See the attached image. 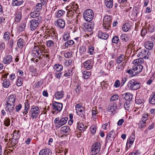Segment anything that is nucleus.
Segmentation results:
<instances>
[{
  "label": "nucleus",
  "mask_w": 155,
  "mask_h": 155,
  "mask_svg": "<svg viewBox=\"0 0 155 155\" xmlns=\"http://www.w3.org/2000/svg\"><path fill=\"white\" fill-rule=\"evenodd\" d=\"M5 110L8 116H10L12 119H13L15 115V111L14 110V104H5Z\"/></svg>",
  "instance_id": "1"
},
{
  "label": "nucleus",
  "mask_w": 155,
  "mask_h": 155,
  "mask_svg": "<svg viewBox=\"0 0 155 155\" xmlns=\"http://www.w3.org/2000/svg\"><path fill=\"white\" fill-rule=\"evenodd\" d=\"M52 113L54 114H57L61 110L63 107L62 104L55 101L52 102Z\"/></svg>",
  "instance_id": "2"
},
{
  "label": "nucleus",
  "mask_w": 155,
  "mask_h": 155,
  "mask_svg": "<svg viewBox=\"0 0 155 155\" xmlns=\"http://www.w3.org/2000/svg\"><path fill=\"white\" fill-rule=\"evenodd\" d=\"M40 113V110L37 106L33 105L31 106L29 113L32 119L37 118Z\"/></svg>",
  "instance_id": "3"
},
{
  "label": "nucleus",
  "mask_w": 155,
  "mask_h": 155,
  "mask_svg": "<svg viewBox=\"0 0 155 155\" xmlns=\"http://www.w3.org/2000/svg\"><path fill=\"white\" fill-rule=\"evenodd\" d=\"M83 16L85 20L87 22H90L93 19L94 14L93 11L91 9L85 11L83 13Z\"/></svg>",
  "instance_id": "4"
},
{
  "label": "nucleus",
  "mask_w": 155,
  "mask_h": 155,
  "mask_svg": "<svg viewBox=\"0 0 155 155\" xmlns=\"http://www.w3.org/2000/svg\"><path fill=\"white\" fill-rule=\"evenodd\" d=\"M111 17L110 15H106L103 19V27L105 29L109 30L111 23Z\"/></svg>",
  "instance_id": "5"
},
{
  "label": "nucleus",
  "mask_w": 155,
  "mask_h": 155,
  "mask_svg": "<svg viewBox=\"0 0 155 155\" xmlns=\"http://www.w3.org/2000/svg\"><path fill=\"white\" fill-rule=\"evenodd\" d=\"M141 84L135 81L134 79L131 80L129 82L128 86L133 90H137L140 87Z\"/></svg>",
  "instance_id": "6"
},
{
  "label": "nucleus",
  "mask_w": 155,
  "mask_h": 155,
  "mask_svg": "<svg viewBox=\"0 0 155 155\" xmlns=\"http://www.w3.org/2000/svg\"><path fill=\"white\" fill-rule=\"evenodd\" d=\"M100 144L99 143H96L91 147L90 153L92 155H95L98 153L100 150Z\"/></svg>",
  "instance_id": "7"
},
{
  "label": "nucleus",
  "mask_w": 155,
  "mask_h": 155,
  "mask_svg": "<svg viewBox=\"0 0 155 155\" xmlns=\"http://www.w3.org/2000/svg\"><path fill=\"white\" fill-rule=\"evenodd\" d=\"M41 50L39 47L35 46L31 52L32 56L35 58H38L41 53Z\"/></svg>",
  "instance_id": "8"
},
{
  "label": "nucleus",
  "mask_w": 155,
  "mask_h": 155,
  "mask_svg": "<svg viewBox=\"0 0 155 155\" xmlns=\"http://www.w3.org/2000/svg\"><path fill=\"white\" fill-rule=\"evenodd\" d=\"M93 64V61L91 59L88 60L83 63L84 68L87 70L91 69L92 68Z\"/></svg>",
  "instance_id": "9"
},
{
  "label": "nucleus",
  "mask_w": 155,
  "mask_h": 155,
  "mask_svg": "<svg viewBox=\"0 0 155 155\" xmlns=\"http://www.w3.org/2000/svg\"><path fill=\"white\" fill-rule=\"evenodd\" d=\"M36 19H33L30 21V28L31 31L35 30L38 27L39 24V22Z\"/></svg>",
  "instance_id": "10"
},
{
  "label": "nucleus",
  "mask_w": 155,
  "mask_h": 155,
  "mask_svg": "<svg viewBox=\"0 0 155 155\" xmlns=\"http://www.w3.org/2000/svg\"><path fill=\"white\" fill-rule=\"evenodd\" d=\"M116 62L118 64L122 63L121 64H126L127 62L126 60V56L123 54H121L117 58Z\"/></svg>",
  "instance_id": "11"
},
{
  "label": "nucleus",
  "mask_w": 155,
  "mask_h": 155,
  "mask_svg": "<svg viewBox=\"0 0 155 155\" xmlns=\"http://www.w3.org/2000/svg\"><path fill=\"white\" fill-rule=\"evenodd\" d=\"M133 70L136 75L140 73L143 69V67L142 65H134L133 66Z\"/></svg>",
  "instance_id": "12"
},
{
  "label": "nucleus",
  "mask_w": 155,
  "mask_h": 155,
  "mask_svg": "<svg viewBox=\"0 0 155 155\" xmlns=\"http://www.w3.org/2000/svg\"><path fill=\"white\" fill-rule=\"evenodd\" d=\"M13 60L12 55L8 54L5 56L3 59V62L5 64H8L12 61Z\"/></svg>",
  "instance_id": "13"
},
{
  "label": "nucleus",
  "mask_w": 155,
  "mask_h": 155,
  "mask_svg": "<svg viewBox=\"0 0 155 155\" xmlns=\"http://www.w3.org/2000/svg\"><path fill=\"white\" fill-rule=\"evenodd\" d=\"M135 139V136L134 134H132L130 136L129 139H128L126 143V147L129 148L133 144Z\"/></svg>",
  "instance_id": "14"
},
{
  "label": "nucleus",
  "mask_w": 155,
  "mask_h": 155,
  "mask_svg": "<svg viewBox=\"0 0 155 155\" xmlns=\"http://www.w3.org/2000/svg\"><path fill=\"white\" fill-rule=\"evenodd\" d=\"M55 24L56 25L61 29H63L65 25L64 21L61 18L55 21Z\"/></svg>",
  "instance_id": "15"
},
{
  "label": "nucleus",
  "mask_w": 155,
  "mask_h": 155,
  "mask_svg": "<svg viewBox=\"0 0 155 155\" xmlns=\"http://www.w3.org/2000/svg\"><path fill=\"white\" fill-rule=\"evenodd\" d=\"M30 16L33 18H37V19L39 21L41 20V17L39 16L40 15L39 12L37 11H35L31 12L30 14Z\"/></svg>",
  "instance_id": "16"
},
{
  "label": "nucleus",
  "mask_w": 155,
  "mask_h": 155,
  "mask_svg": "<svg viewBox=\"0 0 155 155\" xmlns=\"http://www.w3.org/2000/svg\"><path fill=\"white\" fill-rule=\"evenodd\" d=\"M122 96L126 101L132 102L133 96L132 94L129 93H125Z\"/></svg>",
  "instance_id": "17"
},
{
  "label": "nucleus",
  "mask_w": 155,
  "mask_h": 155,
  "mask_svg": "<svg viewBox=\"0 0 155 155\" xmlns=\"http://www.w3.org/2000/svg\"><path fill=\"white\" fill-rule=\"evenodd\" d=\"M15 21L16 22H19L21 18V13L20 11L17 10L15 14Z\"/></svg>",
  "instance_id": "18"
},
{
  "label": "nucleus",
  "mask_w": 155,
  "mask_h": 155,
  "mask_svg": "<svg viewBox=\"0 0 155 155\" xmlns=\"http://www.w3.org/2000/svg\"><path fill=\"white\" fill-rule=\"evenodd\" d=\"M55 98L58 100L63 98L64 96V92L62 89L61 91H57L55 94Z\"/></svg>",
  "instance_id": "19"
},
{
  "label": "nucleus",
  "mask_w": 155,
  "mask_h": 155,
  "mask_svg": "<svg viewBox=\"0 0 155 155\" xmlns=\"http://www.w3.org/2000/svg\"><path fill=\"white\" fill-rule=\"evenodd\" d=\"M51 151L49 149H42L39 152V155H51Z\"/></svg>",
  "instance_id": "20"
},
{
  "label": "nucleus",
  "mask_w": 155,
  "mask_h": 155,
  "mask_svg": "<svg viewBox=\"0 0 155 155\" xmlns=\"http://www.w3.org/2000/svg\"><path fill=\"white\" fill-rule=\"evenodd\" d=\"M149 103L151 104H155V91L153 92L150 95Z\"/></svg>",
  "instance_id": "21"
},
{
  "label": "nucleus",
  "mask_w": 155,
  "mask_h": 155,
  "mask_svg": "<svg viewBox=\"0 0 155 155\" xmlns=\"http://www.w3.org/2000/svg\"><path fill=\"white\" fill-rule=\"evenodd\" d=\"M70 129L68 126H64L61 129V131L65 135H68L70 131Z\"/></svg>",
  "instance_id": "22"
},
{
  "label": "nucleus",
  "mask_w": 155,
  "mask_h": 155,
  "mask_svg": "<svg viewBox=\"0 0 155 155\" xmlns=\"http://www.w3.org/2000/svg\"><path fill=\"white\" fill-rule=\"evenodd\" d=\"M76 113L78 114L81 117H82L84 118H85V111L84 109V107L83 108L76 109Z\"/></svg>",
  "instance_id": "23"
},
{
  "label": "nucleus",
  "mask_w": 155,
  "mask_h": 155,
  "mask_svg": "<svg viewBox=\"0 0 155 155\" xmlns=\"http://www.w3.org/2000/svg\"><path fill=\"white\" fill-rule=\"evenodd\" d=\"M16 96L15 95H12L8 97L7 103L9 104H14L16 99Z\"/></svg>",
  "instance_id": "24"
},
{
  "label": "nucleus",
  "mask_w": 155,
  "mask_h": 155,
  "mask_svg": "<svg viewBox=\"0 0 155 155\" xmlns=\"http://www.w3.org/2000/svg\"><path fill=\"white\" fill-rule=\"evenodd\" d=\"M24 2L22 0H12V6H19L22 4Z\"/></svg>",
  "instance_id": "25"
},
{
  "label": "nucleus",
  "mask_w": 155,
  "mask_h": 155,
  "mask_svg": "<svg viewBox=\"0 0 155 155\" xmlns=\"http://www.w3.org/2000/svg\"><path fill=\"white\" fill-rule=\"evenodd\" d=\"M141 53L143 57L145 58H148L150 55V53L149 51L144 49L142 51Z\"/></svg>",
  "instance_id": "26"
},
{
  "label": "nucleus",
  "mask_w": 155,
  "mask_h": 155,
  "mask_svg": "<svg viewBox=\"0 0 155 155\" xmlns=\"http://www.w3.org/2000/svg\"><path fill=\"white\" fill-rule=\"evenodd\" d=\"M98 37L101 39L105 40L107 39L108 37V35L106 33H103L99 31L98 35Z\"/></svg>",
  "instance_id": "27"
},
{
  "label": "nucleus",
  "mask_w": 155,
  "mask_h": 155,
  "mask_svg": "<svg viewBox=\"0 0 155 155\" xmlns=\"http://www.w3.org/2000/svg\"><path fill=\"white\" fill-rule=\"evenodd\" d=\"M68 120V118L67 117H64L62 118L59 120V127H60L62 125L65 124L67 122Z\"/></svg>",
  "instance_id": "28"
},
{
  "label": "nucleus",
  "mask_w": 155,
  "mask_h": 155,
  "mask_svg": "<svg viewBox=\"0 0 155 155\" xmlns=\"http://www.w3.org/2000/svg\"><path fill=\"white\" fill-rule=\"evenodd\" d=\"M144 60L142 58H138L135 60L133 62L134 65H142L143 63Z\"/></svg>",
  "instance_id": "29"
},
{
  "label": "nucleus",
  "mask_w": 155,
  "mask_h": 155,
  "mask_svg": "<svg viewBox=\"0 0 155 155\" xmlns=\"http://www.w3.org/2000/svg\"><path fill=\"white\" fill-rule=\"evenodd\" d=\"M105 6L108 8H111L113 5V0H105Z\"/></svg>",
  "instance_id": "30"
},
{
  "label": "nucleus",
  "mask_w": 155,
  "mask_h": 155,
  "mask_svg": "<svg viewBox=\"0 0 155 155\" xmlns=\"http://www.w3.org/2000/svg\"><path fill=\"white\" fill-rule=\"evenodd\" d=\"M120 38L124 42H127L129 41V37L126 34H122L120 36Z\"/></svg>",
  "instance_id": "31"
},
{
  "label": "nucleus",
  "mask_w": 155,
  "mask_h": 155,
  "mask_svg": "<svg viewBox=\"0 0 155 155\" xmlns=\"http://www.w3.org/2000/svg\"><path fill=\"white\" fill-rule=\"evenodd\" d=\"M117 107V105L116 103L111 104L108 107V110L111 112H113L116 109Z\"/></svg>",
  "instance_id": "32"
},
{
  "label": "nucleus",
  "mask_w": 155,
  "mask_h": 155,
  "mask_svg": "<svg viewBox=\"0 0 155 155\" xmlns=\"http://www.w3.org/2000/svg\"><path fill=\"white\" fill-rule=\"evenodd\" d=\"M54 68L56 72H60L63 70V66L62 65L57 64L54 65Z\"/></svg>",
  "instance_id": "33"
},
{
  "label": "nucleus",
  "mask_w": 155,
  "mask_h": 155,
  "mask_svg": "<svg viewBox=\"0 0 155 155\" xmlns=\"http://www.w3.org/2000/svg\"><path fill=\"white\" fill-rule=\"evenodd\" d=\"M20 130L16 131L15 130L13 132V137L15 139V140H17L20 137V134H19Z\"/></svg>",
  "instance_id": "34"
},
{
  "label": "nucleus",
  "mask_w": 155,
  "mask_h": 155,
  "mask_svg": "<svg viewBox=\"0 0 155 155\" xmlns=\"http://www.w3.org/2000/svg\"><path fill=\"white\" fill-rule=\"evenodd\" d=\"M153 44L151 42H147L145 44V48L149 50L151 49L153 47Z\"/></svg>",
  "instance_id": "35"
},
{
  "label": "nucleus",
  "mask_w": 155,
  "mask_h": 155,
  "mask_svg": "<svg viewBox=\"0 0 155 155\" xmlns=\"http://www.w3.org/2000/svg\"><path fill=\"white\" fill-rule=\"evenodd\" d=\"M114 132L113 130L110 131L107 134V138L108 140H112V139H114Z\"/></svg>",
  "instance_id": "36"
},
{
  "label": "nucleus",
  "mask_w": 155,
  "mask_h": 155,
  "mask_svg": "<svg viewBox=\"0 0 155 155\" xmlns=\"http://www.w3.org/2000/svg\"><path fill=\"white\" fill-rule=\"evenodd\" d=\"M82 74L83 78L86 79L89 78L91 74L90 72L86 71H84Z\"/></svg>",
  "instance_id": "37"
},
{
  "label": "nucleus",
  "mask_w": 155,
  "mask_h": 155,
  "mask_svg": "<svg viewBox=\"0 0 155 155\" xmlns=\"http://www.w3.org/2000/svg\"><path fill=\"white\" fill-rule=\"evenodd\" d=\"M130 25L128 23L125 24L123 26L122 29L124 31H127L130 28Z\"/></svg>",
  "instance_id": "38"
},
{
  "label": "nucleus",
  "mask_w": 155,
  "mask_h": 155,
  "mask_svg": "<svg viewBox=\"0 0 155 155\" xmlns=\"http://www.w3.org/2000/svg\"><path fill=\"white\" fill-rule=\"evenodd\" d=\"M25 111L23 112L24 115L25 116L28 113L29 109L30 107L29 103L28 102H27L25 103Z\"/></svg>",
  "instance_id": "39"
},
{
  "label": "nucleus",
  "mask_w": 155,
  "mask_h": 155,
  "mask_svg": "<svg viewBox=\"0 0 155 155\" xmlns=\"http://www.w3.org/2000/svg\"><path fill=\"white\" fill-rule=\"evenodd\" d=\"M10 84V81L8 79H5L3 81L2 83L3 86L4 87L7 88L8 87Z\"/></svg>",
  "instance_id": "40"
},
{
  "label": "nucleus",
  "mask_w": 155,
  "mask_h": 155,
  "mask_svg": "<svg viewBox=\"0 0 155 155\" xmlns=\"http://www.w3.org/2000/svg\"><path fill=\"white\" fill-rule=\"evenodd\" d=\"M24 40L21 38L19 39L17 42V45L18 47L20 48H22L24 45Z\"/></svg>",
  "instance_id": "41"
},
{
  "label": "nucleus",
  "mask_w": 155,
  "mask_h": 155,
  "mask_svg": "<svg viewBox=\"0 0 155 155\" xmlns=\"http://www.w3.org/2000/svg\"><path fill=\"white\" fill-rule=\"evenodd\" d=\"M10 33L9 31L5 32L3 35V38L4 41H6L10 39Z\"/></svg>",
  "instance_id": "42"
},
{
  "label": "nucleus",
  "mask_w": 155,
  "mask_h": 155,
  "mask_svg": "<svg viewBox=\"0 0 155 155\" xmlns=\"http://www.w3.org/2000/svg\"><path fill=\"white\" fill-rule=\"evenodd\" d=\"M126 64H118L116 68V70L117 71L120 72L124 69Z\"/></svg>",
  "instance_id": "43"
},
{
  "label": "nucleus",
  "mask_w": 155,
  "mask_h": 155,
  "mask_svg": "<svg viewBox=\"0 0 155 155\" xmlns=\"http://www.w3.org/2000/svg\"><path fill=\"white\" fill-rule=\"evenodd\" d=\"M147 29L150 32L152 33L154 31L155 29L154 26L152 24H149L148 25H147Z\"/></svg>",
  "instance_id": "44"
},
{
  "label": "nucleus",
  "mask_w": 155,
  "mask_h": 155,
  "mask_svg": "<svg viewBox=\"0 0 155 155\" xmlns=\"http://www.w3.org/2000/svg\"><path fill=\"white\" fill-rule=\"evenodd\" d=\"M126 72L127 73H128L131 77L134 76L136 75L135 73L133 71V68L132 69L130 68L129 70H126Z\"/></svg>",
  "instance_id": "45"
},
{
  "label": "nucleus",
  "mask_w": 155,
  "mask_h": 155,
  "mask_svg": "<svg viewBox=\"0 0 155 155\" xmlns=\"http://www.w3.org/2000/svg\"><path fill=\"white\" fill-rule=\"evenodd\" d=\"M72 69L73 68H71L70 70H69L68 72L65 71V74L64 75V77H66L68 76H72L73 75Z\"/></svg>",
  "instance_id": "46"
},
{
  "label": "nucleus",
  "mask_w": 155,
  "mask_h": 155,
  "mask_svg": "<svg viewBox=\"0 0 155 155\" xmlns=\"http://www.w3.org/2000/svg\"><path fill=\"white\" fill-rule=\"evenodd\" d=\"M23 81V78L21 77H18V79L16 82L17 85L18 86H21L22 84Z\"/></svg>",
  "instance_id": "47"
},
{
  "label": "nucleus",
  "mask_w": 155,
  "mask_h": 155,
  "mask_svg": "<svg viewBox=\"0 0 155 155\" xmlns=\"http://www.w3.org/2000/svg\"><path fill=\"white\" fill-rule=\"evenodd\" d=\"M65 13V12L63 10H60L58 11L56 17L57 18H60Z\"/></svg>",
  "instance_id": "48"
},
{
  "label": "nucleus",
  "mask_w": 155,
  "mask_h": 155,
  "mask_svg": "<svg viewBox=\"0 0 155 155\" xmlns=\"http://www.w3.org/2000/svg\"><path fill=\"white\" fill-rule=\"evenodd\" d=\"M46 45L48 47L50 48H52L54 46V42L52 40H49L47 41Z\"/></svg>",
  "instance_id": "49"
},
{
  "label": "nucleus",
  "mask_w": 155,
  "mask_h": 155,
  "mask_svg": "<svg viewBox=\"0 0 155 155\" xmlns=\"http://www.w3.org/2000/svg\"><path fill=\"white\" fill-rule=\"evenodd\" d=\"M4 124L6 127H8L10 124V120L8 118L6 117L4 120Z\"/></svg>",
  "instance_id": "50"
},
{
  "label": "nucleus",
  "mask_w": 155,
  "mask_h": 155,
  "mask_svg": "<svg viewBox=\"0 0 155 155\" xmlns=\"http://www.w3.org/2000/svg\"><path fill=\"white\" fill-rule=\"evenodd\" d=\"M131 102L129 101H126L124 104V106L125 109L126 110H129L130 107L131 106Z\"/></svg>",
  "instance_id": "51"
},
{
  "label": "nucleus",
  "mask_w": 155,
  "mask_h": 155,
  "mask_svg": "<svg viewBox=\"0 0 155 155\" xmlns=\"http://www.w3.org/2000/svg\"><path fill=\"white\" fill-rule=\"evenodd\" d=\"M26 25L25 23H22L19 26L18 28L19 32H21L25 29Z\"/></svg>",
  "instance_id": "52"
},
{
  "label": "nucleus",
  "mask_w": 155,
  "mask_h": 155,
  "mask_svg": "<svg viewBox=\"0 0 155 155\" xmlns=\"http://www.w3.org/2000/svg\"><path fill=\"white\" fill-rule=\"evenodd\" d=\"M74 44V41L73 40H68L65 43V46L68 48L69 46H71Z\"/></svg>",
  "instance_id": "53"
},
{
  "label": "nucleus",
  "mask_w": 155,
  "mask_h": 155,
  "mask_svg": "<svg viewBox=\"0 0 155 155\" xmlns=\"http://www.w3.org/2000/svg\"><path fill=\"white\" fill-rule=\"evenodd\" d=\"M88 48V52L91 55H93L94 53V48L93 47L91 46H89Z\"/></svg>",
  "instance_id": "54"
},
{
  "label": "nucleus",
  "mask_w": 155,
  "mask_h": 155,
  "mask_svg": "<svg viewBox=\"0 0 155 155\" xmlns=\"http://www.w3.org/2000/svg\"><path fill=\"white\" fill-rule=\"evenodd\" d=\"M119 39L117 36H114L112 39V42L115 44H117L119 42Z\"/></svg>",
  "instance_id": "55"
},
{
  "label": "nucleus",
  "mask_w": 155,
  "mask_h": 155,
  "mask_svg": "<svg viewBox=\"0 0 155 155\" xmlns=\"http://www.w3.org/2000/svg\"><path fill=\"white\" fill-rule=\"evenodd\" d=\"M72 52L71 51L68 52L64 54V56L66 58H70L72 56Z\"/></svg>",
  "instance_id": "56"
},
{
  "label": "nucleus",
  "mask_w": 155,
  "mask_h": 155,
  "mask_svg": "<svg viewBox=\"0 0 155 155\" xmlns=\"http://www.w3.org/2000/svg\"><path fill=\"white\" fill-rule=\"evenodd\" d=\"M42 4L41 3H38L36 5L35 9L36 11H38L42 8Z\"/></svg>",
  "instance_id": "57"
},
{
  "label": "nucleus",
  "mask_w": 155,
  "mask_h": 155,
  "mask_svg": "<svg viewBox=\"0 0 155 155\" xmlns=\"http://www.w3.org/2000/svg\"><path fill=\"white\" fill-rule=\"evenodd\" d=\"M70 37V34L67 32L65 33L63 36V40L64 41H67L68 40Z\"/></svg>",
  "instance_id": "58"
},
{
  "label": "nucleus",
  "mask_w": 155,
  "mask_h": 155,
  "mask_svg": "<svg viewBox=\"0 0 155 155\" xmlns=\"http://www.w3.org/2000/svg\"><path fill=\"white\" fill-rule=\"evenodd\" d=\"M14 41L12 39H10L8 42V45L9 48H12L13 45Z\"/></svg>",
  "instance_id": "59"
},
{
  "label": "nucleus",
  "mask_w": 155,
  "mask_h": 155,
  "mask_svg": "<svg viewBox=\"0 0 155 155\" xmlns=\"http://www.w3.org/2000/svg\"><path fill=\"white\" fill-rule=\"evenodd\" d=\"M86 47L82 46L80 48L79 52L81 54H83L84 52L86 51Z\"/></svg>",
  "instance_id": "60"
},
{
  "label": "nucleus",
  "mask_w": 155,
  "mask_h": 155,
  "mask_svg": "<svg viewBox=\"0 0 155 155\" xmlns=\"http://www.w3.org/2000/svg\"><path fill=\"white\" fill-rule=\"evenodd\" d=\"M148 114L147 113H144L141 119L142 121H146L148 118Z\"/></svg>",
  "instance_id": "61"
},
{
  "label": "nucleus",
  "mask_w": 155,
  "mask_h": 155,
  "mask_svg": "<svg viewBox=\"0 0 155 155\" xmlns=\"http://www.w3.org/2000/svg\"><path fill=\"white\" fill-rule=\"evenodd\" d=\"M114 67V62L113 61H110L107 65V68L110 70Z\"/></svg>",
  "instance_id": "62"
},
{
  "label": "nucleus",
  "mask_w": 155,
  "mask_h": 155,
  "mask_svg": "<svg viewBox=\"0 0 155 155\" xmlns=\"http://www.w3.org/2000/svg\"><path fill=\"white\" fill-rule=\"evenodd\" d=\"M127 81V79L126 77L122 78L120 81V85L121 86H123L125 82Z\"/></svg>",
  "instance_id": "63"
},
{
  "label": "nucleus",
  "mask_w": 155,
  "mask_h": 155,
  "mask_svg": "<svg viewBox=\"0 0 155 155\" xmlns=\"http://www.w3.org/2000/svg\"><path fill=\"white\" fill-rule=\"evenodd\" d=\"M72 60L71 59H69L68 60V61H65L64 64L66 66H69L72 63Z\"/></svg>",
  "instance_id": "64"
}]
</instances>
